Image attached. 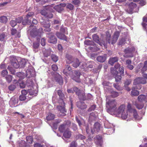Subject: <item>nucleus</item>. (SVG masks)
<instances>
[{"label": "nucleus", "mask_w": 147, "mask_h": 147, "mask_svg": "<svg viewBox=\"0 0 147 147\" xmlns=\"http://www.w3.org/2000/svg\"><path fill=\"white\" fill-rule=\"evenodd\" d=\"M117 104V101L114 99L107 100L106 106L108 108L107 112L111 114L116 113L118 109H116Z\"/></svg>", "instance_id": "f257e3e1"}, {"label": "nucleus", "mask_w": 147, "mask_h": 147, "mask_svg": "<svg viewBox=\"0 0 147 147\" xmlns=\"http://www.w3.org/2000/svg\"><path fill=\"white\" fill-rule=\"evenodd\" d=\"M116 113L118 115L121 114V117L123 119H126L128 117L127 111L125 109V106L124 105H121L117 110Z\"/></svg>", "instance_id": "f03ea898"}, {"label": "nucleus", "mask_w": 147, "mask_h": 147, "mask_svg": "<svg viewBox=\"0 0 147 147\" xmlns=\"http://www.w3.org/2000/svg\"><path fill=\"white\" fill-rule=\"evenodd\" d=\"M120 35V32L118 31L115 32L113 36V38L111 39V36L108 34L107 36L106 40L108 43L112 45H114L117 42Z\"/></svg>", "instance_id": "7ed1b4c3"}, {"label": "nucleus", "mask_w": 147, "mask_h": 147, "mask_svg": "<svg viewBox=\"0 0 147 147\" xmlns=\"http://www.w3.org/2000/svg\"><path fill=\"white\" fill-rule=\"evenodd\" d=\"M124 52L125 54L124 55L125 57H132L133 56V53L137 52L135 48L132 46H130L126 48Z\"/></svg>", "instance_id": "20e7f679"}, {"label": "nucleus", "mask_w": 147, "mask_h": 147, "mask_svg": "<svg viewBox=\"0 0 147 147\" xmlns=\"http://www.w3.org/2000/svg\"><path fill=\"white\" fill-rule=\"evenodd\" d=\"M34 15V13L31 12H29L26 15L25 19L23 20L22 24L25 25L27 24L30 25L31 23V20Z\"/></svg>", "instance_id": "39448f33"}, {"label": "nucleus", "mask_w": 147, "mask_h": 147, "mask_svg": "<svg viewBox=\"0 0 147 147\" xmlns=\"http://www.w3.org/2000/svg\"><path fill=\"white\" fill-rule=\"evenodd\" d=\"M42 30L43 29L41 28H40L38 30L36 28H33L30 32V35L33 37L40 36L43 32Z\"/></svg>", "instance_id": "423d86ee"}, {"label": "nucleus", "mask_w": 147, "mask_h": 147, "mask_svg": "<svg viewBox=\"0 0 147 147\" xmlns=\"http://www.w3.org/2000/svg\"><path fill=\"white\" fill-rule=\"evenodd\" d=\"M146 83V80L144 78L139 77L137 78L134 80L133 84L134 85H136L140 84H145Z\"/></svg>", "instance_id": "0eeeda50"}, {"label": "nucleus", "mask_w": 147, "mask_h": 147, "mask_svg": "<svg viewBox=\"0 0 147 147\" xmlns=\"http://www.w3.org/2000/svg\"><path fill=\"white\" fill-rule=\"evenodd\" d=\"M40 22L41 24L45 28L44 30L45 31L49 32L51 30V28H50V25L49 22L48 20H45L43 21Z\"/></svg>", "instance_id": "6e6552de"}, {"label": "nucleus", "mask_w": 147, "mask_h": 147, "mask_svg": "<svg viewBox=\"0 0 147 147\" xmlns=\"http://www.w3.org/2000/svg\"><path fill=\"white\" fill-rule=\"evenodd\" d=\"M63 73L67 76L69 75L72 73L71 68L69 66L67 65L65 69L63 71Z\"/></svg>", "instance_id": "1a4fd4ad"}, {"label": "nucleus", "mask_w": 147, "mask_h": 147, "mask_svg": "<svg viewBox=\"0 0 147 147\" xmlns=\"http://www.w3.org/2000/svg\"><path fill=\"white\" fill-rule=\"evenodd\" d=\"M11 64L14 67L18 68L20 66V65L18 63V61L17 59L13 57L11 60Z\"/></svg>", "instance_id": "9d476101"}, {"label": "nucleus", "mask_w": 147, "mask_h": 147, "mask_svg": "<svg viewBox=\"0 0 147 147\" xmlns=\"http://www.w3.org/2000/svg\"><path fill=\"white\" fill-rule=\"evenodd\" d=\"M107 123H105V128H107L108 129H110V130L107 131H110V132H108V133L109 134H111L113 133L115 129L114 126H113L112 124H109V125H107Z\"/></svg>", "instance_id": "9b49d317"}, {"label": "nucleus", "mask_w": 147, "mask_h": 147, "mask_svg": "<svg viewBox=\"0 0 147 147\" xmlns=\"http://www.w3.org/2000/svg\"><path fill=\"white\" fill-rule=\"evenodd\" d=\"M94 139L96 140L95 142L97 144L99 145L100 146H101L102 142L101 137L100 136L98 135L95 137Z\"/></svg>", "instance_id": "f8f14e48"}, {"label": "nucleus", "mask_w": 147, "mask_h": 147, "mask_svg": "<svg viewBox=\"0 0 147 147\" xmlns=\"http://www.w3.org/2000/svg\"><path fill=\"white\" fill-rule=\"evenodd\" d=\"M71 133L69 129H66L64 132L63 136L65 138H69L71 136Z\"/></svg>", "instance_id": "ddd939ff"}, {"label": "nucleus", "mask_w": 147, "mask_h": 147, "mask_svg": "<svg viewBox=\"0 0 147 147\" xmlns=\"http://www.w3.org/2000/svg\"><path fill=\"white\" fill-rule=\"evenodd\" d=\"M119 59V58L117 57H111L110 58L109 62V64L113 65L114 64L117 62Z\"/></svg>", "instance_id": "4468645a"}, {"label": "nucleus", "mask_w": 147, "mask_h": 147, "mask_svg": "<svg viewBox=\"0 0 147 147\" xmlns=\"http://www.w3.org/2000/svg\"><path fill=\"white\" fill-rule=\"evenodd\" d=\"M75 74L76 75V76L73 77L71 76V77L73 80H74L75 81L79 82L80 81L79 79V77L80 76V72L78 71H74Z\"/></svg>", "instance_id": "2eb2a0df"}, {"label": "nucleus", "mask_w": 147, "mask_h": 147, "mask_svg": "<svg viewBox=\"0 0 147 147\" xmlns=\"http://www.w3.org/2000/svg\"><path fill=\"white\" fill-rule=\"evenodd\" d=\"M11 31L12 35H15L16 37L20 38V32H18L16 29L12 28Z\"/></svg>", "instance_id": "dca6fc26"}, {"label": "nucleus", "mask_w": 147, "mask_h": 147, "mask_svg": "<svg viewBox=\"0 0 147 147\" xmlns=\"http://www.w3.org/2000/svg\"><path fill=\"white\" fill-rule=\"evenodd\" d=\"M49 37V39L48 40V41L49 42L53 44L56 43L57 39L55 36L50 34Z\"/></svg>", "instance_id": "f3484780"}, {"label": "nucleus", "mask_w": 147, "mask_h": 147, "mask_svg": "<svg viewBox=\"0 0 147 147\" xmlns=\"http://www.w3.org/2000/svg\"><path fill=\"white\" fill-rule=\"evenodd\" d=\"M51 50L50 48H49L47 49H43V55L46 57L49 56L51 55Z\"/></svg>", "instance_id": "a211bd4d"}, {"label": "nucleus", "mask_w": 147, "mask_h": 147, "mask_svg": "<svg viewBox=\"0 0 147 147\" xmlns=\"http://www.w3.org/2000/svg\"><path fill=\"white\" fill-rule=\"evenodd\" d=\"M97 61L100 62H103L106 59V55H104L102 56H98L96 59Z\"/></svg>", "instance_id": "6ab92c4d"}, {"label": "nucleus", "mask_w": 147, "mask_h": 147, "mask_svg": "<svg viewBox=\"0 0 147 147\" xmlns=\"http://www.w3.org/2000/svg\"><path fill=\"white\" fill-rule=\"evenodd\" d=\"M79 99L81 100H84L85 99V93L83 91H80L77 94Z\"/></svg>", "instance_id": "aec40b11"}, {"label": "nucleus", "mask_w": 147, "mask_h": 147, "mask_svg": "<svg viewBox=\"0 0 147 147\" xmlns=\"http://www.w3.org/2000/svg\"><path fill=\"white\" fill-rule=\"evenodd\" d=\"M73 62V66L76 68L78 67L79 66L80 64V62L79 61V60L76 58L74 59Z\"/></svg>", "instance_id": "412c9836"}, {"label": "nucleus", "mask_w": 147, "mask_h": 147, "mask_svg": "<svg viewBox=\"0 0 147 147\" xmlns=\"http://www.w3.org/2000/svg\"><path fill=\"white\" fill-rule=\"evenodd\" d=\"M55 80L56 81L59 83L60 85L62 84L63 83V80L62 77L59 74H58L55 77Z\"/></svg>", "instance_id": "4be33fe9"}, {"label": "nucleus", "mask_w": 147, "mask_h": 147, "mask_svg": "<svg viewBox=\"0 0 147 147\" xmlns=\"http://www.w3.org/2000/svg\"><path fill=\"white\" fill-rule=\"evenodd\" d=\"M7 37L5 34L3 33L0 34V41L4 42H6Z\"/></svg>", "instance_id": "5701e85b"}, {"label": "nucleus", "mask_w": 147, "mask_h": 147, "mask_svg": "<svg viewBox=\"0 0 147 147\" xmlns=\"http://www.w3.org/2000/svg\"><path fill=\"white\" fill-rule=\"evenodd\" d=\"M56 35L61 40H66V37L64 34H61L59 32H57L56 33Z\"/></svg>", "instance_id": "b1692460"}, {"label": "nucleus", "mask_w": 147, "mask_h": 147, "mask_svg": "<svg viewBox=\"0 0 147 147\" xmlns=\"http://www.w3.org/2000/svg\"><path fill=\"white\" fill-rule=\"evenodd\" d=\"M68 129L69 128H67V127H66V126H65V124H63L60 125L59 126V129L60 132H64L66 129Z\"/></svg>", "instance_id": "393cba45"}, {"label": "nucleus", "mask_w": 147, "mask_h": 147, "mask_svg": "<svg viewBox=\"0 0 147 147\" xmlns=\"http://www.w3.org/2000/svg\"><path fill=\"white\" fill-rule=\"evenodd\" d=\"M92 38L93 40L98 43L100 45L102 46V44L100 43L99 38L97 35L96 34L93 35H92Z\"/></svg>", "instance_id": "a878e982"}, {"label": "nucleus", "mask_w": 147, "mask_h": 147, "mask_svg": "<svg viewBox=\"0 0 147 147\" xmlns=\"http://www.w3.org/2000/svg\"><path fill=\"white\" fill-rule=\"evenodd\" d=\"M66 62L67 63H70L73 61V59L71 56L69 55H66Z\"/></svg>", "instance_id": "bb28decb"}, {"label": "nucleus", "mask_w": 147, "mask_h": 147, "mask_svg": "<svg viewBox=\"0 0 147 147\" xmlns=\"http://www.w3.org/2000/svg\"><path fill=\"white\" fill-rule=\"evenodd\" d=\"M54 5L52 4L46 6L45 9L51 12H53L54 11Z\"/></svg>", "instance_id": "cd10ccee"}, {"label": "nucleus", "mask_w": 147, "mask_h": 147, "mask_svg": "<svg viewBox=\"0 0 147 147\" xmlns=\"http://www.w3.org/2000/svg\"><path fill=\"white\" fill-rule=\"evenodd\" d=\"M100 124L99 123H96L94 125V130L95 132H98L100 129Z\"/></svg>", "instance_id": "c85d7f7f"}, {"label": "nucleus", "mask_w": 147, "mask_h": 147, "mask_svg": "<svg viewBox=\"0 0 147 147\" xmlns=\"http://www.w3.org/2000/svg\"><path fill=\"white\" fill-rule=\"evenodd\" d=\"M57 108L58 110L60 112L62 113L63 114L66 112V110L64 107L58 106H57Z\"/></svg>", "instance_id": "c756f323"}, {"label": "nucleus", "mask_w": 147, "mask_h": 147, "mask_svg": "<svg viewBox=\"0 0 147 147\" xmlns=\"http://www.w3.org/2000/svg\"><path fill=\"white\" fill-rule=\"evenodd\" d=\"M146 99V96L144 95H141L139 96L138 97V100L141 102L145 101Z\"/></svg>", "instance_id": "7c9ffc66"}, {"label": "nucleus", "mask_w": 147, "mask_h": 147, "mask_svg": "<svg viewBox=\"0 0 147 147\" xmlns=\"http://www.w3.org/2000/svg\"><path fill=\"white\" fill-rule=\"evenodd\" d=\"M7 21V18L5 16H3L0 17V22L3 23H5Z\"/></svg>", "instance_id": "2f4dec72"}, {"label": "nucleus", "mask_w": 147, "mask_h": 147, "mask_svg": "<svg viewBox=\"0 0 147 147\" xmlns=\"http://www.w3.org/2000/svg\"><path fill=\"white\" fill-rule=\"evenodd\" d=\"M54 9L56 10L58 12H60L63 10V8L61 7L60 5H54Z\"/></svg>", "instance_id": "473e14b6"}, {"label": "nucleus", "mask_w": 147, "mask_h": 147, "mask_svg": "<svg viewBox=\"0 0 147 147\" xmlns=\"http://www.w3.org/2000/svg\"><path fill=\"white\" fill-rule=\"evenodd\" d=\"M84 43L85 45H93L94 43L93 41L89 40H86L84 42Z\"/></svg>", "instance_id": "72a5a7b5"}, {"label": "nucleus", "mask_w": 147, "mask_h": 147, "mask_svg": "<svg viewBox=\"0 0 147 147\" xmlns=\"http://www.w3.org/2000/svg\"><path fill=\"white\" fill-rule=\"evenodd\" d=\"M139 92L136 90H134L132 89V90L131 92V94L132 96H137L139 94Z\"/></svg>", "instance_id": "f704fd0d"}, {"label": "nucleus", "mask_w": 147, "mask_h": 147, "mask_svg": "<svg viewBox=\"0 0 147 147\" xmlns=\"http://www.w3.org/2000/svg\"><path fill=\"white\" fill-rule=\"evenodd\" d=\"M129 7L131 8L130 12H131L133 9L136 7V5L135 3L132 2L129 4Z\"/></svg>", "instance_id": "c9c22d12"}, {"label": "nucleus", "mask_w": 147, "mask_h": 147, "mask_svg": "<svg viewBox=\"0 0 147 147\" xmlns=\"http://www.w3.org/2000/svg\"><path fill=\"white\" fill-rule=\"evenodd\" d=\"M78 103L81 105L78 106V107L82 109H85L87 107L86 106L84 103H82L81 102H79Z\"/></svg>", "instance_id": "e433bc0d"}, {"label": "nucleus", "mask_w": 147, "mask_h": 147, "mask_svg": "<svg viewBox=\"0 0 147 147\" xmlns=\"http://www.w3.org/2000/svg\"><path fill=\"white\" fill-rule=\"evenodd\" d=\"M55 117V115L54 114L49 113L48 116L47 117V120H50L54 119Z\"/></svg>", "instance_id": "4c0bfd02"}, {"label": "nucleus", "mask_w": 147, "mask_h": 147, "mask_svg": "<svg viewBox=\"0 0 147 147\" xmlns=\"http://www.w3.org/2000/svg\"><path fill=\"white\" fill-rule=\"evenodd\" d=\"M27 142L30 144H32L33 141L32 137L31 136H29L26 137Z\"/></svg>", "instance_id": "58836bf2"}, {"label": "nucleus", "mask_w": 147, "mask_h": 147, "mask_svg": "<svg viewBox=\"0 0 147 147\" xmlns=\"http://www.w3.org/2000/svg\"><path fill=\"white\" fill-rule=\"evenodd\" d=\"M117 69L114 67H112L111 68V72L113 75H115L118 74V72L117 71Z\"/></svg>", "instance_id": "ea45409f"}, {"label": "nucleus", "mask_w": 147, "mask_h": 147, "mask_svg": "<svg viewBox=\"0 0 147 147\" xmlns=\"http://www.w3.org/2000/svg\"><path fill=\"white\" fill-rule=\"evenodd\" d=\"M147 70V61H145L144 63V65L141 69L142 73Z\"/></svg>", "instance_id": "a19ab883"}, {"label": "nucleus", "mask_w": 147, "mask_h": 147, "mask_svg": "<svg viewBox=\"0 0 147 147\" xmlns=\"http://www.w3.org/2000/svg\"><path fill=\"white\" fill-rule=\"evenodd\" d=\"M51 58L55 62H56L58 60V57L55 55H52Z\"/></svg>", "instance_id": "79ce46f5"}, {"label": "nucleus", "mask_w": 147, "mask_h": 147, "mask_svg": "<svg viewBox=\"0 0 147 147\" xmlns=\"http://www.w3.org/2000/svg\"><path fill=\"white\" fill-rule=\"evenodd\" d=\"M119 95L118 92L115 91H112L111 92V96L113 98H115L117 97Z\"/></svg>", "instance_id": "37998d69"}, {"label": "nucleus", "mask_w": 147, "mask_h": 147, "mask_svg": "<svg viewBox=\"0 0 147 147\" xmlns=\"http://www.w3.org/2000/svg\"><path fill=\"white\" fill-rule=\"evenodd\" d=\"M57 94L60 98L62 99H63V98L64 97V95L62 93V91L60 90H58Z\"/></svg>", "instance_id": "c03bdc74"}, {"label": "nucleus", "mask_w": 147, "mask_h": 147, "mask_svg": "<svg viewBox=\"0 0 147 147\" xmlns=\"http://www.w3.org/2000/svg\"><path fill=\"white\" fill-rule=\"evenodd\" d=\"M12 78V76L10 75H8L5 77L7 81L9 83L11 82Z\"/></svg>", "instance_id": "a18cd8bd"}, {"label": "nucleus", "mask_w": 147, "mask_h": 147, "mask_svg": "<svg viewBox=\"0 0 147 147\" xmlns=\"http://www.w3.org/2000/svg\"><path fill=\"white\" fill-rule=\"evenodd\" d=\"M133 113V115L134 117L136 119H138V115L137 112L136 110L135 109H134L132 112Z\"/></svg>", "instance_id": "49530a36"}, {"label": "nucleus", "mask_w": 147, "mask_h": 147, "mask_svg": "<svg viewBox=\"0 0 147 147\" xmlns=\"http://www.w3.org/2000/svg\"><path fill=\"white\" fill-rule=\"evenodd\" d=\"M143 66V64L142 63H139L136 67L137 70L136 71V72H138L139 71V70L140 68H141Z\"/></svg>", "instance_id": "de8ad7c7"}, {"label": "nucleus", "mask_w": 147, "mask_h": 147, "mask_svg": "<svg viewBox=\"0 0 147 147\" xmlns=\"http://www.w3.org/2000/svg\"><path fill=\"white\" fill-rule=\"evenodd\" d=\"M127 108L128 111L131 113L133 111L134 109L132 108L131 105L130 104H128L127 106Z\"/></svg>", "instance_id": "09e8293b"}, {"label": "nucleus", "mask_w": 147, "mask_h": 147, "mask_svg": "<svg viewBox=\"0 0 147 147\" xmlns=\"http://www.w3.org/2000/svg\"><path fill=\"white\" fill-rule=\"evenodd\" d=\"M10 24L11 26L13 27L17 25V23L15 20H12L10 22Z\"/></svg>", "instance_id": "8fccbe9b"}, {"label": "nucleus", "mask_w": 147, "mask_h": 147, "mask_svg": "<svg viewBox=\"0 0 147 147\" xmlns=\"http://www.w3.org/2000/svg\"><path fill=\"white\" fill-rule=\"evenodd\" d=\"M8 74L7 70L6 69L3 70L1 72V75L3 77L5 76Z\"/></svg>", "instance_id": "3c124183"}, {"label": "nucleus", "mask_w": 147, "mask_h": 147, "mask_svg": "<svg viewBox=\"0 0 147 147\" xmlns=\"http://www.w3.org/2000/svg\"><path fill=\"white\" fill-rule=\"evenodd\" d=\"M63 124H65V125L68 128V127H69L70 125L71 122L67 120L66 121H65Z\"/></svg>", "instance_id": "603ef678"}, {"label": "nucleus", "mask_w": 147, "mask_h": 147, "mask_svg": "<svg viewBox=\"0 0 147 147\" xmlns=\"http://www.w3.org/2000/svg\"><path fill=\"white\" fill-rule=\"evenodd\" d=\"M7 69L10 71L11 74H15V70L13 68L9 66Z\"/></svg>", "instance_id": "864d4df0"}, {"label": "nucleus", "mask_w": 147, "mask_h": 147, "mask_svg": "<svg viewBox=\"0 0 147 147\" xmlns=\"http://www.w3.org/2000/svg\"><path fill=\"white\" fill-rule=\"evenodd\" d=\"M23 20V18L22 17H19L16 19L15 21L18 23H19L21 22Z\"/></svg>", "instance_id": "5fc2aeb1"}, {"label": "nucleus", "mask_w": 147, "mask_h": 147, "mask_svg": "<svg viewBox=\"0 0 147 147\" xmlns=\"http://www.w3.org/2000/svg\"><path fill=\"white\" fill-rule=\"evenodd\" d=\"M113 86L114 87L118 90H121L122 89V88L120 87L117 84H114Z\"/></svg>", "instance_id": "6e6d98bb"}, {"label": "nucleus", "mask_w": 147, "mask_h": 147, "mask_svg": "<svg viewBox=\"0 0 147 147\" xmlns=\"http://www.w3.org/2000/svg\"><path fill=\"white\" fill-rule=\"evenodd\" d=\"M61 121V120H57L56 121H55V122L54 123L53 125V126L54 127V128L56 129L57 128V125Z\"/></svg>", "instance_id": "4d7b16f0"}, {"label": "nucleus", "mask_w": 147, "mask_h": 147, "mask_svg": "<svg viewBox=\"0 0 147 147\" xmlns=\"http://www.w3.org/2000/svg\"><path fill=\"white\" fill-rule=\"evenodd\" d=\"M124 68L122 67H119V73H120V75H122L124 73Z\"/></svg>", "instance_id": "13d9d810"}, {"label": "nucleus", "mask_w": 147, "mask_h": 147, "mask_svg": "<svg viewBox=\"0 0 147 147\" xmlns=\"http://www.w3.org/2000/svg\"><path fill=\"white\" fill-rule=\"evenodd\" d=\"M56 24L60 25V21L58 20H54V23L53 25V27H55V25Z\"/></svg>", "instance_id": "bf43d9fd"}, {"label": "nucleus", "mask_w": 147, "mask_h": 147, "mask_svg": "<svg viewBox=\"0 0 147 147\" xmlns=\"http://www.w3.org/2000/svg\"><path fill=\"white\" fill-rule=\"evenodd\" d=\"M125 39L123 38H122L119 40L118 44L119 45H121L125 43Z\"/></svg>", "instance_id": "052dcab7"}, {"label": "nucleus", "mask_w": 147, "mask_h": 147, "mask_svg": "<svg viewBox=\"0 0 147 147\" xmlns=\"http://www.w3.org/2000/svg\"><path fill=\"white\" fill-rule=\"evenodd\" d=\"M121 79V77L120 75H116V76L115 77V81L116 82H119V81Z\"/></svg>", "instance_id": "680f3d73"}, {"label": "nucleus", "mask_w": 147, "mask_h": 147, "mask_svg": "<svg viewBox=\"0 0 147 147\" xmlns=\"http://www.w3.org/2000/svg\"><path fill=\"white\" fill-rule=\"evenodd\" d=\"M40 13H41V14L43 16H48L47 12L44 9L42 10L41 11Z\"/></svg>", "instance_id": "e2e57ef3"}, {"label": "nucleus", "mask_w": 147, "mask_h": 147, "mask_svg": "<svg viewBox=\"0 0 147 147\" xmlns=\"http://www.w3.org/2000/svg\"><path fill=\"white\" fill-rule=\"evenodd\" d=\"M39 43L38 42H35L33 43V47L34 49H37L39 45Z\"/></svg>", "instance_id": "0e129e2a"}, {"label": "nucleus", "mask_w": 147, "mask_h": 147, "mask_svg": "<svg viewBox=\"0 0 147 147\" xmlns=\"http://www.w3.org/2000/svg\"><path fill=\"white\" fill-rule=\"evenodd\" d=\"M96 108V105H92L89 109L88 111H94Z\"/></svg>", "instance_id": "69168bd1"}, {"label": "nucleus", "mask_w": 147, "mask_h": 147, "mask_svg": "<svg viewBox=\"0 0 147 147\" xmlns=\"http://www.w3.org/2000/svg\"><path fill=\"white\" fill-rule=\"evenodd\" d=\"M16 87L15 85H11L9 86V89L10 90H13Z\"/></svg>", "instance_id": "338daca9"}, {"label": "nucleus", "mask_w": 147, "mask_h": 147, "mask_svg": "<svg viewBox=\"0 0 147 147\" xmlns=\"http://www.w3.org/2000/svg\"><path fill=\"white\" fill-rule=\"evenodd\" d=\"M77 144L74 141H73L70 144V147H76Z\"/></svg>", "instance_id": "774afa93"}]
</instances>
